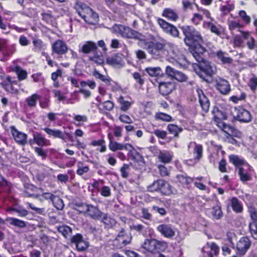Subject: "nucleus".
<instances>
[{
  "instance_id": "obj_1",
  "label": "nucleus",
  "mask_w": 257,
  "mask_h": 257,
  "mask_svg": "<svg viewBox=\"0 0 257 257\" xmlns=\"http://www.w3.org/2000/svg\"><path fill=\"white\" fill-rule=\"evenodd\" d=\"M185 37L184 39L185 43L188 46L196 45L198 46V51L200 53L205 52V49L203 45L205 44V40L201 36L200 32L192 26H186L182 28Z\"/></svg>"
},
{
  "instance_id": "obj_2",
  "label": "nucleus",
  "mask_w": 257,
  "mask_h": 257,
  "mask_svg": "<svg viewBox=\"0 0 257 257\" xmlns=\"http://www.w3.org/2000/svg\"><path fill=\"white\" fill-rule=\"evenodd\" d=\"M166 51L168 53V59L173 63L178 64L180 65L185 64L186 61L184 56L180 53L176 46L168 42Z\"/></svg>"
},
{
  "instance_id": "obj_3",
  "label": "nucleus",
  "mask_w": 257,
  "mask_h": 257,
  "mask_svg": "<svg viewBox=\"0 0 257 257\" xmlns=\"http://www.w3.org/2000/svg\"><path fill=\"white\" fill-rule=\"evenodd\" d=\"M212 113L214 115V121L216 122L218 127L220 128L226 133L229 134V132L232 131L233 127L227 125L222 121V120L227 119V117L226 114L219 110L217 107H214L213 108Z\"/></svg>"
},
{
  "instance_id": "obj_4",
  "label": "nucleus",
  "mask_w": 257,
  "mask_h": 257,
  "mask_svg": "<svg viewBox=\"0 0 257 257\" xmlns=\"http://www.w3.org/2000/svg\"><path fill=\"white\" fill-rule=\"evenodd\" d=\"M233 118L236 120L244 123L251 121L252 115L250 112L242 107H234L231 111Z\"/></svg>"
},
{
  "instance_id": "obj_5",
  "label": "nucleus",
  "mask_w": 257,
  "mask_h": 257,
  "mask_svg": "<svg viewBox=\"0 0 257 257\" xmlns=\"http://www.w3.org/2000/svg\"><path fill=\"white\" fill-rule=\"evenodd\" d=\"M168 44V42H167L164 39L156 43L150 41L148 48V52L153 57H157L160 55L161 51L164 50H166Z\"/></svg>"
},
{
  "instance_id": "obj_6",
  "label": "nucleus",
  "mask_w": 257,
  "mask_h": 257,
  "mask_svg": "<svg viewBox=\"0 0 257 257\" xmlns=\"http://www.w3.org/2000/svg\"><path fill=\"white\" fill-rule=\"evenodd\" d=\"M161 246L163 248L166 247L167 244L165 242H161L155 239H146L142 244V247L148 251L153 252L157 248Z\"/></svg>"
},
{
  "instance_id": "obj_7",
  "label": "nucleus",
  "mask_w": 257,
  "mask_h": 257,
  "mask_svg": "<svg viewBox=\"0 0 257 257\" xmlns=\"http://www.w3.org/2000/svg\"><path fill=\"white\" fill-rule=\"evenodd\" d=\"M157 22L165 32L175 37L178 36L179 31L176 27L170 24L162 19H158Z\"/></svg>"
},
{
  "instance_id": "obj_8",
  "label": "nucleus",
  "mask_w": 257,
  "mask_h": 257,
  "mask_svg": "<svg viewBox=\"0 0 257 257\" xmlns=\"http://www.w3.org/2000/svg\"><path fill=\"white\" fill-rule=\"evenodd\" d=\"M11 134L16 142L21 146L25 145L27 143V135L18 131L15 126L11 127Z\"/></svg>"
},
{
  "instance_id": "obj_9",
  "label": "nucleus",
  "mask_w": 257,
  "mask_h": 257,
  "mask_svg": "<svg viewBox=\"0 0 257 257\" xmlns=\"http://www.w3.org/2000/svg\"><path fill=\"white\" fill-rule=\"evenodd\" d=\"M157 230L167 238H172L175 234L174 229L170 224H160L157 227Z\"/></svg>"
},
{
  "instance_id": "obj_10",
  "label": "nucleus",
  "mask_w": 257,
  "mask_h": 257,
  "mask_svg": "<svg viewBox=\"0 0 257 257\" xmlns=\"http://www.w3.org/2000/svg\"><path fill=\"white\" fill-rule=\"evenodd\" d=\"M48 135L54 137V138H58L61 139L64 142H66V137L71 138V136L68 133H64L61 131L57 129H51L48 127L43 128Z\"/></svg>"
},
{
  "instance_id": "obj_11",
  "label": "nucleus",
  "mask_w": 257,
  "mask_h": 257,
  "mask_svg": "<svg viewBox=\"0 0 257 257\" xmlns=\"http://www.w3.org/2000/svg\"><path fill=\"white\" fill-rule=\"evenodd\" d=\"M52 54L63 55L68 51V47L66 44L62 40H57L52 45Z\"/></svg>"
},
{
  "instance_id": "obj_12",
  "label": "nucleus",
  "mask_w": 257,
  "mask_h": 257,
  "mask_svg": "<svg viewBox=\"0 0 257 257\" xmlns=\"http://www.w3.org/2000/svg\"><path fill=\"white\" fill-rule=\"evenodd\" d=\"M189 151L191 149H193V154L194 159L195 161H199L202 157L203 154V147L200 144H198L194 142H191L188 145Z\"/></svg>"
},
{
  "instance_id": "obj_13",
  "label": "nucleus",
  "mask_w": 257,
  "mask_h": 257,
  "mask_svg": "<svg viewBox=\"0 0 257 257\" xmlns=\"http://www.w3.org/2000/svg\"><path fill=\"white\" fill-rule=\"evenodd\" d=\"M71 242L76 244V248L79 251H83L89 246L87 241L83 239L82 236L80 234H77L71 238Z\"/></svg>"
},
{
  "instance_id": "obj_14",
  "label": "nucleus",
  "mask_w": 257,
  "mask_h": 257,
  "mask_svg": "<svg viewBox=\"0 0 257 257\" xmlns=\"http://www.w3.org/2000/svg\"><path fill=\"white\" fill-rule=\"evenodd\" d=\"M112 29L115 33L126 38H131L134 32L131 28L121 25H115L113 26Z\"/></svg>"
},
{
  "instance_id": "obj_15",
  "label": "nucleus",
  "mask_w": 257,
  "mask_h": 257,
  "mask_svg": "<svg viewBox=\"0 0 257 257\" xmlns=\"http://www.w3.org/2000/svg\"><path fill=\"white\" fill-rule=\"evenodd\" d=\"M250 245L251 242L248 238L246 237L241 238L236 245L238 253L240 255L245 254Z\"/></svg>"
},
{
  "instance_id": "obj_16",
  "label": "nucleus",
  "mask_w": 257,
  "mask_h": 257,
  "mask_svg": "<svg viewBox=\"0 0 257 257\" xmlns=\"http://www.w3.org/2000/svg\"><path fill=\"white\" fill-rule=\"evenodd\" d=\"M218 247L214 243H207L202 248L203 257H213L217 254Z\"/></svg>"
},
{
  "instance_id": "obj_17",
  "label": "nucleus",
  "mask_w": 257,
  "mask_h": 257,
  "mask_svg": "<svg viewBox=\"0 0 257 257\" xmlns=\"http://www.w3.org/2000/svg\"><path fill=\"white\" fill-rule=\"evenodd\" d=\"M196 92L198 95L199 101L202 110L205 112H207L209 110L210 106V102L208 98L201 89L198 88L196 89Z\"/></svg>"
},
{
  "instance_id": "obj_18",
  "label": "nucleus",
  "mask_w": 257,
  "mask_h": 257,
  "mask_svg": "<svg viewBox=\"0 0 257 257\" xmlns=\"http://www.w3.org/2000/svg\"><path fill=\"white\" fill-rule=\"evenodd\" d=\"M216 89L222 94H227L231 90L230 85L228 81L219 78L216 81Z\"/></svg>"
},
{
  "instance_id": "obj_19",
  "label": "nucleus",
  "mask_w": 257,
  "mask_h": 257,
  "mask_svg": "<svg viewBox=\"0 0 257 257\" xmlns=\"http://www.w3.org/2000/svg\"><path fill=\"white\" fill-rule=\"evenodd\" d=\"M175 88L176 85L173 82H161L159 83V91L163 95H167L170 94Z\"/></svg>"
},
{
  "instance_id": "obj_20",
  "label": "nucleus",
  "mask_w": 257,
  "mask_h": 257,
  "mask_svg": "<svg viewBox=\"0 0 257 257\" xmlns=\"http://www.w3.org/2000/svg\"><path fill=\"white\" fill-rule=\"evenodd\" d=\"M199 69L206 75L211 76L216 72V68L213 64L205 60L198 65Z\"/></svg>"
},
{
  "instance_id": "obj_21",
  "label": "nucleus",
  "mask_w": 257,
  "mask_h": 257,
  "mask_svg": "<svg viewBox=\"0 0 257 257\" xmlns=\"http://www.w3.org/2000/svg\"><path fill=\"white\" fill-rule=\"evenodd\" d=\"M97 49L96 44L92 41H86L79 45V52L84 54H88L94 52Z\"/></svg>"
},
{
  "instance_id": "obj_22",
  "label": "nucleus",
  "mask_w": 257,
  "mask_h": 257,
  "mask_svg": "<svg viewBox=\"0 0 257 257\" xmlns=\"http://www.w3.org/2000/svg\"><path fill=\"white\" fill-rule=\"evenodd\" d=\"M238 170V174L242 182H244L250 180V175L249 172L251 167L249 164H245L244 166L239 167Z\"/></svg>"
},
{
  "instance_id": "obj_23",
  "label": "nucleus",
  "mask_w": 257,
  "mask_h": 257,
  "mask_svg": "<svg viewBox=\"0 0 257 257\" xmlns=\"http://www.w3.org/2000/svg\"><path fill=\"white\" fill-rule=\"evenodd\" d=\"M85 216L95 219H99L102 217V213L96 206L88 204Z\"/></svg>"
},
{
  "instance_id": "obj_24",
  "label": "nucleus",
  "mask_w": 257,
  "mask_h": 257,
  "mask_svg": "<svg viewBox=\"0 0 257 257\" xmlns=\"http://www.w3.org/2000/svg\"><path fill=\"white\" fill-rule=\"evenodd\" d=\"M239 32L241 34L244 40L247 41L246 45L247 48L249 50L254 49L256 47L255 40L254 38L250 35V33L248 31H243L241 30H239Z\"/></svg>"
},
{
  "instance_id": "obj_25",
  "label": "nucleus",
  "mask_w": 257,
  "mask_h": 257,
  "mask_svg": "<svg viewBox=\"0 0 257 257\" xmlns=\"http://www.w3.org/2000/svg\"><path fill=\"white\" fill-rule=\"evenodd\" d=\"M77 13L82 18L84 16L87 15L89 13H91L92 9L88 7L86 4L82 3H77L75 7Z\"/></svg>"
},
{
  "instance_id": "obj_26",
  "label": "nucleus",
  "mask_w": 257,
  "mask_h": 257,
  "mask_svg": "<svg viewBox=\"0 0 257 257\" xmlns=\"http://www.w3.org/2000/svg\"><path fill=\"white\" fill-rule=\"evenodd\" d=\"M33 137L35 140V143L39 146H47L50 145L49 141L45 139L41 133H34Z\"/></svg>"
},
{
  "instance_id": "obj_27",
  "label": "nucleus",
  "mask_w": 257,
  "mask_h": 257,
  "mask_svg": "<svg viewBox=\"0 0 257 257\" xmlns=\"http://www.w3.org/2000/svg\"><path fill=\"white\" fill-rule=\"evenodd\" d=\"M132 237L130 234L125 232L123 229H122L118 234L116 240L122 243L124 245L129 244L131 241Z\"/></svg>"
},
{
  "instance_id": "obj_28",
  "label": "nucleus",
  "mask_w": 257,
  "mask_h": 257,
  "mask_svg": "<svg viewBox=\"0 0 257 257\" xmlns=\"http://www.w3.org/2000/svg\"><path fill=\"white\" fill-rule=\"evenodd\" d=\"M40 95L34 93L27 97L25 99V102L29 107L31 108H34L36 106L37 101L40 99Z\"/></svg>"
},
{
  "instance_id": "obj_29",
  "label": "nucleus",
  "mask_w": 257,
  "mask_h": 257,
  "mask_svg": "<svg viewBox=\"0 0 257 257\" xmlns=\"http://www.w3.org/2000/svg\"><path fill=\"white\" fill-rule=\"evenodd\" d=\"M98 14L94 12L93 10L91 13H89L87 15L84 16V20L87 23L94 25L98 21Z\"/></svg>"
},
{
  "instance_id": "obj_30",
  "label": "nucleus",
  "mask_w": 257,
  "mask_h": 257,
  "mask_svg": "<svg viewBox=\"0 0 257 257\" xmlns=\"http://www.w3.org/2000/svg\"><path fill=\"white\" fill-rule=\"evenodd\" d=\"M229 161L238 167H243L247 163L241 158L235 155H231L229 156Z\"/></svg>"
},
{
  "instance_id": "obj_31",
  "label": "nucleus",
  "mask_w": 257,
  "mask_h": 257,
  "mask_svg": "<svg viewBox=\"0 0 257 257\" xmlns=\"http://www.w3.org/2000/svg\"><path fill=\"white\" fill-rule=\"evenodd\" d=\"M231 206L233 210L236 213H241L243 210V207L241 202L236 197H233L230 200Z\"/></svg>"
},
{
  "instance_id": "obj_32",
  "label": "nucleus",
  "mask_w": 257,
  "mask_h": 257,
  "mask_svg": "<svg viewBox=\"0 0 257 257\" xmlns=\"http://www.w3.org/2000/svg\"><path fill=\"white\" fill-rule=\"evenodd\" d=\"M203 27L205 29H210L211 32L218 36H220L221 34V30L210 22H204Z\"/></svg>"
},
{
  "instance_id": "obj_33",
  "label": "nucleus",
  "mask_w": 257,
  "mask_h": 257,
  "mask_svg": "<svg viewBox=\"0 0 257 257\" xmlns=\"http://www.w3.org/2000/svg\"><path fill=\"white\" fill-rule=\"evenodd\" d=\"M162 15L173 21H176L178 19L177 13L174 10L169 8L164 9Z\"/></svg>"
},
{
  "instance_id": "obj_34",
  "label": "nucleus",
  "mask_w": 257,
  "mask_h": 257,
  "mask_svg": "<svg viewBox=\"0 0 257 257\" xmlns=\"http://www.w3.org/2000/svg\"><path fill=\"white\" fill-rule=\"evenodd\" d=\"M216 56L218 59L223 64H231L233 61L232 58L228 56L226 53L222 51L217 52Z\"/></svg>"
},
{
  "instance_id": "obj_35",
  "label": "nucleus",
  "mask_w": 257,
  "mask_h": 257,
  "mask_svg": "<svg viewBox=\"0 0 257 257\" xmlns=\"http://www.w3.org/2000/svg\"><path fill=\"white\" fill-rule=\"evenodd\" d=\"M6 221L11 225H14L20 228H24L26 226V223L25 221L16 218L7 217L6 218Z\"/></svg>"
},
{
  "instance_id": "obj_36",
  "label": "nucleus",
  "mask_w": 257,
  "mask_h": 257,
  "mask_svg": "<svg viewBox=\"0 0 257 257\" xmlns=\"http://www.w3.org/2000/svg\"><path fill=\"white\" fill-rule=\"evenodd\" d=\"M109 143L108 145L109 149L112 152H115L117 150H122V144L118 143L115 141H112L111 136L108 135Z\"/></svg>"
},
{
  "instance_id": "obj_37",
  "label": "nucleus",
  "mask_w": 257,
  "mask_h": 257,
  "mask_svg": "<svg viewBox=\"0 0 257 257\" xmlns=\"http://www.w3.org/2000/svg\"><path fill=\"white\" fill-rule=\"evenodd\" d=\"M160 191L164 195H170L173 193L172 187L167 182L163 180Z\"/></svg>"
},
{
  "instance_id": "obj_38",
  "label": "nucleus",
  "mask_w": 257,
  "mask_h": 257,
  "mask_svg": "<svg viewBox=\"0 0 257 257\" xmlns=\"http://www.w3.org/2000/svg\"><path fill=\"white\" fill-rule=\"evenodd\" d=\"M211 214L214 219L218 220L222 217V212L219 204L212 207Z\"/></svg>"
},
{
  "instance_id": "obj_39",
  "label": "nucleus",
  "mask_w": 257,
  "mask_h": 257,
  "mask_svg": "<svg viewBox=\"0 0 257 257\" xmlns=\"http://www.w3.org/2000/svg\"><path fill=\"white\" fill-rule=\"evenodd\" d=\"M162 183V180L155 181L152 184L148 186V190L151 192L160 191L161 186H162V185L163 184Z\"/></svg>"
},
{
  "instance_id": "obj_40",
  "label": "nucleus",
  "mask_w": 257,
  "mask_h": 257,
  "mask_svg": "<svg viewBox=\"0 0 257 257\" xmlns=\"http://www.w3.org/2000/svg\"><path fill=\"white\" fill-rule=\"evenodd\" d=\"M14 71L17 74L19 80L22 81L27 78L28 75L27 72L20 66L15 67Z\"/></svg>"
},
{
  "instance_id": "obj_41",
  "label": "nucleus",
  "mask_w": 257,
  "mask_h": 257,
  "mask_svg": "<svg viewBox=\"0 0 257 257\" xmlns=\"http://www.w3.org/2000/svg\"><path fill=\"white\" fill-rule=\"evenodd\" d=\"M117 101L120 105V109L123 111H126L132 104L130 101L125 100L122 96L118 98Z\"/></svg>"
},
{
  "instance_id": "obj_42",
  "label": "nucleus",
  "mask_w": 257,
  "mask_h": 257,
  "mask_svg": "<svg viewBox=\"0 0 257 257\" xmlns=\"http://www.w3.org/2000/svg\"><path fill=\"white\" fill-rule=\"evenodd\" d=\"M42 20L47 24L54 25L55 22V18L52 15L51 13H44L42 14Z\"/></svg>"
},
{
  "instance_id": "obj_43",
  "label": "nucleus",
  "mask_w": 257,
  "mask_h": 257,
  "mask_svg": "<svg viewBox=\"0 0 257 257\" xmlns=\"http://www.w3.org/2000/svg\"><path fill=\"white\" fill-rule=\"evenodd\" d=\"M159 159L163 163H169L171 161L172 156L168 152H161L159 156Z\"/></svg>"
},
{
  "instance_id": "obj_44",
  "label": "nucleus",
  "mask_w": 257,
  "mask_h": 257,
  "mask_svg": "<svg viewBox=\"0 0 257 257\" xmlns=\"http://www.w3.org/2000/svg\"><path fill=\"white\" fill-rule=\"evenodd\" d=\"M239 18L245 24L248 25L251 22V18L248 16L246 12L244 10H240L238 13Z\"/></svg>"
},
{
  "instance_id": "obj_45",
  "label": "nucleus",
  "mask_w": 257,
  "mask_h": 257,
  "mask_svg": "<svg viewBox=\"0 0 257 257\" xmlns=\"http://www.w3.org/2000/svg\"><path fill=\"white\" fill-rule=\"evenodd\" d=\"M243 40L244 39L241 34V35H235L233 38L234 46L236 47H243L244 46Z\"/></svg>"
},
{
  "instance_id": "obj_46",
  "label": "nucleus",
  "mask_w": 257,
  "mask_h": 257,
  "mask_svg": "<svg viewBox=\"0 0 257 257\" xmlns=\"http://www.w3.org/2000/svg\"><path fill=\"white\" fill-rule=\"evenodd\" d=\"M52 202L57 209L61 210L63 209L64 204L63 200L59 197L55 196Z\"/></svg>"
},
{
  "instance_id": "obj_47",
  "label": "nucleus",
  "mask_w": 257,
  "mask_h": 257,
  "mask_svg": "<svg viewBox=\"0 0 257 257\" xmlns=\"http://www.w3.org/2000/svg\"><path fill=\"white\" fill-rule=\"evenodd\" d=\"M168 130L170 133L174 136H177L182 131V128L174 124H170L168 125Z\"/></svg>"
},
{
  "instance_id": "obj_48",
  "label": "nucleus",
  "mask_w": 257,
  "mask_h": 257,
  "mask_svg": "<svg viewBox=\"0 0 257 257\" xmlns=\"http://www.w3.org/2000/svg\"><path fill=\"white\" fill-rule=\"evenodd\" d=\"M145 71L151 76H157L160 74L161 69L159 67H147Z\"/></svg>"
},
{
  "instance_id": "obj_49",
  "label": "nucleus",
  "mask_w": 257,
  "mask_h": 257,
  "mask_svg": "<svg viewBox=\"0 0 257 257\" xmlns=\"http://www.w3.org/2000/svg\"><path fill=\"white\" fill-rule=\"evenodd\" d=\"M58 231L62 233L65 237H67L71 233V229L70 227L67 225H63L58 227Z\"/></svg>"
},
{
  "instance_id": "obj_50",
  "label": "nucleus",
  "mask_w": 257,
  "mask_h": 257,
  "mask_svg": "<svg viewBox=\"0 0 257 257\" xmlns=\"http://www.w3.org/2000/svg\"><path fill=\"white\" fill-rule=\"evenodd\" d=\"M107 63L112 66H117L121 64V60L117 56L108 57L106 59Z\"/></svg>"
},
{
  "instance_id": "obj_51",
  "label": "nucleus",
  "mask_w": 257,
  "mask_h": 257,
  "mask_svg": "<svg viewBox=\"0 0 257 257\" xmlns=\"http://www.w3.org/2000/svg\"><path fill=\"white\" fill-rule=\"evenodd\" d=\"M235 7L233 4H227L225 6H222L220 7V11L224 15H227L230 11L234 10Z\"/></svg>"
},
{
  "instance_id": "obj_52",
  "label": "nucleus",
  "mask_w": 257,
  "mask_h": 257,
  "mask_svg": "<svg viewBox=\"0 0 257 257\" xmlns=\"http://www.w3.org/2000/svg\"><path fill=\"white\" fill-rule=\"evenodd\" d=\"M89 167L87 166H83V163L81 162L78 163V169L76 171L78 175L81 176L83 174L87 173L89 171Z\"/></svg>"
},
{
  "instance_id": "obj_53",
  "label": "nucleus",
  "mask_w": 257,
  "mask_h": 257,
  "mask_svg": "<svg viewBox=\"0 0 257 257\" xmlns=\"http://www.w3.org/2000/svg\"><path fill=\"white\" fill-rule=\"evenodd\" d=\"M248 85L251 91L255 92L257 89V77L253 75L249 79Z\"/></svg>"
},
{
  "instance_id": "obj_54",
  "label": "nucleus",
  "mask_w": 257,
  "mask_h": 257,
  "mask_svg": "<svg viewBox=\"0 0 257 257\" xmlns=\"http://www.w3.org/2000/svg\"><path fill=\"white\" fill-rule=\"evenodd\" d=\"M155 118L157 119L165 121H171L172 120V117L170 115L162 112L156 113L155 115Z\"/></svg>"
},
{
  "instance_id": "obj_55",
  "label": "nucleus",
  "mask_w": 257,
  "mask_h": 257,
  "mask_svg": "<svg viewBox=\"0 0 257 257\" xmlns=\"http://www.w3.org/2000/svg\"><path fill=\"white\" fill-rule=\"evenodd\" d=\"M242 27V25L240 23L235 21H230L228 22V28L230 31H233L238 29V31L240 30L239 29Z\"/></svg>"
},
{
  "instance_id": "obj_56",
  "label": "nucleus",
  "mask_w": 257,
  "mask_h": 257,
  "mask_svg": "<svg viewBox=\"0 0 257 257\" xmlns=\"http://www.w3.org/2000/svg\"><path fill=\"white\" fill-rule=\"evenodd\" d=\"M177 178L178 181L182 184H189L193 181V179L191 178L183 175H177Z\"/></svg>"
},
{
  "instance_id": "obj_57",
  "label": "nucleus",
  "mask_w": 257,
  "mask_h": 257,
  "mask_svg": "<svg viewBox=\"0 0 257 257\" xmlns=\"http://www.w3.org/2000/svg\"><path fill=\"white\" fill-rule=\"evenodd\" d=\"M174 78L177 81L183 82H186L188 80L187 76L182 72L177 71Z\"/></svg>"
},
{
  "instance_id": "obj_58",
  "label": "nucleus",
  "mask_w": 257,
  "mask_h": 257,
  "mask_svg": "<svg viewBox=\"0 0 257 257\" xmlns=\"http://www.w3.org/2000/svg\"><path fill=\"white\" fill-rule=\"evenodd\" d=\"M88 205L84 203L76 204L75 205V209L80 213L84 214L85 215Z\"/></svg>"
},
{
  "instance_id": "obj_59",
  "label": "nucleus",
  "mask_w": 257,
  "mask_h": 257,
  "mask_svg": "<svg viewBox=\"0 0 257 257\" xmlns=\"http://www.w3.org/2000/svg\"><path fill=\"white\" fill-rule=\"evenodd\" d=\"M256 222L254 221L249 225L250 231L254 239H257V223Z\"/></svg>"
},
{
  "instance_id": "obj_60",
  "label": "nucleus",
  "mask_w": 257,
  "mask_h": 257,
  "mask_svg": "<svg viewBox=\"0 0 257 257\" xmlns=\"http://www.w3.org/2000/svg\"><path fill=\"white\" fill-rule=\"evenodd\" d=\"M81 87H85L88 86L90 88L93 89L95 88L96 85L94 81L88 80L87 81H82L80 82Z\"/></svg>"
},
{
  "instance_id": "obj_61",
  "label": "nucleus",
  "mask_w": 257,
  "mask_h": 257,
  "mask_svg": "<svg viewBox=\"0 0 257 257\" xmlns=\"http://www.w3.org/2000/svg\"><path fill=\"white\" fill-rule=\"evenodd\" d=\"M246 94L242 92L240 95H233L230 97V100L234 103H237L239 101L243 100L246 98Z\"/></svg>"
},
{
  "instance_id": "obj_62",
  "label": "nucleus",
  "mask_w": 257,
  "mask_h": 257,
  "mask_svg": "<svg viewBox=\"0 0 257 257\" xmlns=\"http://www.w3.org/2000/svg\"><path fill=\"white\" fill-rule=\"evenodd\" d=\"M118 119L121 122L125 123L130 124L133 122L132 119L128 115L125 114H120L118 117Z\"/></svg>"
},
{
  "instance_id": "obj_63",
  "label": "nucleus",
  "mask_w": 257,
  "mask_h": 257,
  "mask_svg": "<svg viewBox=\"0 0 257 257\" xmlns=\"http://www.w3.org/2000/svg\"><path fill=\"white\" fill-rule=\"evenodd\" d=\"M203 19V16L198 13H195L191 19V22L194 24L197 25L200 23Z\"/></svg>"
},
{
  "instance_id": "obj_64",
  "label": "nucleus",
  "mask_w": 257,
  "mask_h": 257,
  "mask_svg": "<svg viewBox=\"0 0 257 257\" xmlns=\"http://www.w3.org/2000/svg\"><path fill=\"white\" fill-rule=\"evenodd\" d=\"M129 169V165L127 164H123V166L120 169L121 175L122 178H126L128 177L129 175L128 171Z\"/></svg>"
}]
</instances>
